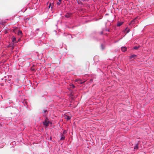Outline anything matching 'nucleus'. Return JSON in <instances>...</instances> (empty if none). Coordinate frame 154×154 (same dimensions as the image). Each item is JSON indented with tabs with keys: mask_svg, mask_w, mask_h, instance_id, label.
Returning <instances> with one entry per match:
<instances>
[{
	"mask_svg": "<svg viewBox=\"0 0 154 154\" xmlns=\"http://www.w3.org/2000/svg\"><path fill=\"white\" fill-rule=\"evenodd\" d=\"M49 121L48 118H46L44 122H43V125L46 127H48L49 126Z\"/></svg>",
	"mask_w": 154,
	"mask_h": 154,
	"instance_id": "f257e3e1",
	"label": "nucleus"
},
{
	"mask_svg": "<svg viewBox=\"0 0 154 154\" xmlns=\"http://www.w3.org/2000/svg\"><path fill=\"white\" fill-rule=\"evenodd\" d=\"M12 42H14V43H17V42L16 40V38L15 37H14V36H12Z\"/></svg>",
	"mask_w": 154,
	"mask_h": 154,
	"instance_id": "f03ea898",
	"label": "nucleus"
},
{
	"mask_svg": "<svg viewBox=\"0 0 154 154\" xmlns=\"http://www.w3.org/2000/svg\"><path fill=\"white\" fill-rule=\"evenodd\" d=\"M72 14L71 13H67L65 15V17L68 18L70 17L72 15Z\"/></svg>",
	"mask_w": 154,
	"mask_h": 154,
	"instance_id": "7ed1b4c3",
	"label": "nucleus"
},
{
	"mask_svg": "<svg viewBox=\"0 0 154 154\" xmlns=\"http://www.w3.org/2000/svg\"><path fill=\"white\" fill-rule=\"evenodd\" d=\"M64 118L66 119L67 120H68L70 119V117L69 116L66 115L64 116Z\"/></svg>",
	"mask_w": 154,
	"mask_h": 154,
	"instance_id": "20e7f679",
	"label": "nucleus"
},
{
	"mask_svg": "<svg viewBox=\"0 0 154 154\" xmlns=\"http://www.w3.org/2000/svg\"><path fill=\"white\" fill-rule=\"evenodd\" d=\"M121 50L123 52H125L126 50V48L125 47H122L121 48Z\"/></svg>",
	"mask_w": 154,
	"mask_h": 154,
	"instance_id": "39448f33",
	"label": "nucleus"
},
{
	"mask_svg": "<svg viewBox=\"0 0 154 154\" xmlns=\"http://www.w3.org/2000/svg\"><path fill=\"white\" fill-rule=\"evenodd\" d=\"M22 31H21L19 30L17 32V35L20 36H21L22 35Z\"/></svg>",
	"mask_w": 154,
	"mask_h": 154,
	"instance_id": "423d86ee",
	"label": "nucleus"
},
{
	"mask_svg": "<svg viewBox=\"0 0 154 154\" xmlns=\"http://www.w3.org/2000/svg\"><path fill=\"white\" fill-rule=\"evenodd\" d=\"M76 80L77 81H78V83L80 84H82L83 83H84L85 82V81L83 82H81V80L80 79L78 80Z\"/></svg>",
	"mask_w": 154,
	"mask_h": 154,
	"instance_id": "0eeeda50",
	"label": "nucleus"
},
{
	"mask_svg": "<svg viewBox=\"0 0 154 154\" xmlns=\"http://www.w3.org/2000/svg\"><path fill=\"white\" fill-rule=\"evenodd\" d=\"M123 23V22H119L117 23V26H120Z\"/></svg>",
	"mask_w": 154,
	"mask_h": 154,
	"instance_id": "6e6552de",
	"label": "nucleus"
},
{
	"mask_svg": "<svg viewBox=\"0 0 154 154\" xmlns=\"http://www.w3.org/2000/svg\"><path fill=\"white\" fill-rule=\"evenodd\" d=\"M65 139V136L63 134H62L61 136V137L60 139V140H63Z\"/></svg>",
	"mask_w": 154,
	"mask_h": 154,
	"instance_id": "1a4fd4ad",
	"label": "nucleus"
},
{
	"mask_svg": "<svg viewBox=\"0 0 154 154\" xmlns=\"http://www.w3.org/2000/svg\"><path fill=\"white\" fill-rule=\"evenodd\" d=\"M136 56H137L136 55L134 54L133 55H131V56H130L129 57H130V58H131V59L133 58H134L135 57H136Z\"/></svg>",
	"mask_w": 154,
	"mask_h": 154,
	"instance_id": "9d476101",
	"label": "nucleus"
},
{
	"mask_svg": "<svg viewBox=\"0 0 154 154\" xmlns=\"http://www.w3.org/2000/svg\"><path fill=\"white\" fill-rule=\"evenodd\" d=\"M130 29H125L124 30V32L125 33L126 32V34L128 33L129 32Z\"/></svg>",
	"mask_w": 154,
	"mask_h": 154,
	"instance_id": "9b49d317",
	"label": "nucleus"
},
{
	"mask_svg": "<svg viewBox=\"0 0 154 154\" xmlns=\"http://www.w3.org/2000/svg\"><path fill=\"white\" fill-rule=\"evenodd\" d=\"M138 144L137 143L134 147V149H136V150L138 148Z\"/></svg>",
	"mask_w": 154,
	"mask_h": 154,
	"instance_id": "f8f14e48",
	"label": "nucleus"
},
{
	"mask_svg": "<svg viewBox=\"0 0 154 154\" xmlns=\"http://www.w3.org/2000/svg\"><path fill=\"white\" fill-rule=\"evenodd\" d=\"M140 46H135L134 47V49L135 50H137L139 48Z\"/></svg>",
	"mask_w": 154,
	"mask_h": 154,
	"instance_id": "ddd939ff",
	"label": "nucleus"
},
{
	"mask_svg": "<svg viewBox=\"0 0 154 154\" xmlns=\"http://www.w3.org/2000/svg\"><path fill=\"white\" fill-rule=\"evenodd\" d=\"M135 19L132 20L131 21V23H130V24H131L133 23H134V21H135Z\"/></svg>",
	"mask_w": 154,
	"mask_h": 154,
	"instance_id": "4468645a",
	"label": "nucleus"
},
{
	"mask_svg": "<svg viewBox=\"0 0 154 154\" xmlns=\"http://www.w3.org/2000/svg\"><path fill=\"white\" fill-rule=\"evenodd\" d=\"M53 5H52L51 3H50L48 7L49 8L50 7H51V8H53Z\"/></svg>",
	"mask_w": 154,
	"mask_h": 154,
	"instance_id": "2eb2a0df",
	"label": "nucleus"
},
{
	"mask_svg": "<svg viewBox=\"0 0 154 154\" xmlns=\"http://www.w3.org/2000/svg\"><path fill=\"white\" fill-rule=\"evenodd\" d=\"M61 4V2H60L59 1L57 3V4L58 5H60Z\"/></svg>",
	"mask_w": 154,
	"mask_h": 154,
	"instance_id": "dca6fc26",
	"label": "nucleus"
},
{
	"mask_svg": "<svg viewBox=\"0 0 154 154\" xmlns=\"http://www.w3.org/2000/svg\"><path fill=\"white\" fill-rule=\"evenodd\" d=\"M66 133V131H64L63 132L62 134H63L64 135V134H65Z\"/></svg>",
	"mask_w": 154,
	"mask_h": 154,
	"instance_id": "f3484780",
	"label": "nucleus"
},
{
	"mask_svg": "<svg viewBox=\"0 0 154 154\" xmlns=\"http://www.w3.org/2000/svg\"><path fill=\"white\" fill-rule=\"evenodd\" d=\"M47 112V110H44L42 112L43 113H45Z\"/></svg>",
	"mask_w": 154,
	"mask_h": 154,
	"instance_id": "a211bd4d",
	"label": "nucleus"
},
{
	"mask_svg": "<svg viewBox=\"0 0 154 154\" xmlns=\"http://www.w3.org/2000/svg\"><path fill=\"white\" fill-rule=\"evenodd\" d=\"M72 88H74L75 87V86H74V85H72Z\"/></svg>",
	"mask_w": 154,
	"mask_h": 154,
	"instance_id": "6ab92c4d",
	"label": "nucleus"
},
{
	"mask_svg": "<svg viewBox=\"0 0 154 154\" xmlns=\"http://www.w3.org/2000/svg\"><path fill=\"white\" fill-rule=\"evenodd\" d=\"M11 114H14V112H11Z\"/></svg>",
	"mask_w": 154,
	"mask_h": 154,
	"instance_id": "aec40b11",
	"label": "nucleus"
},
{
	"mask_svg": "<svg viewBox=\"0 0 154 154\" xmlns=\"http://www.w3.org/2000/svg\"><path fill=\"white\" fill-rule=\"evenodd\" d=\"M16 29H14V30H13V32H15V30H16Z\"/></svg>",
	"mask_w": 154,
	"mask_h": 154,
	"instance_id": "412c9836",
	"label": "nucleus"
},
{
	"mask_svg": "<svg viewBox=\"0 0 154 154\" xmlns=\"http://www.w3.org/2000/svg\"><path fill=\"white\" fill-rule=\"evenodd\" d=\"M106 30H108V31H110V30H110V29H106Z\"/></svg>",
	"mask_w": 154,
	"mask_h": 154,
	"instance_id": "4be33fe9",
	"label": "nucleus"
},
{
	"mask_svg": "<svg viewBox=\"0 0 154 154\" xmlns=\"http://www.w3.org/2000/svg\"><path fill=\"white\" fill-rule=\"evenodd\" d=\"M62 1V0H59V1L60 2H61V1Z\"/></svg>",
	"mask_w": 154,
	"mask_h": 154,
	"instance_id": "5701e85b",
	"label": "nucleus"
},
{
	"mask_svg": "<svg viewBox=\"0 0 154 154\" xmlns=\"http://www.w3.org/2000/svg\"><path fill=\"white\" fill-rule=\"evenodd\" d=\"M101 34H103V32H102L101 33Z\"/></svg>",
	"mask_w": 154,
	"mask_h": 154,
	"instance_id": "b1692460",
	"label": "nucleus"
},
{
	"mask_svg": "<svg viewBox=\"0 0 154 154\" xmlns=\"http://www.w3.org/2000/svg\"><path fill=\"white\" fill-rule=\"evenodd\" d=\"M20 39H18V41H20Z\"/></svg>",
	"mask_w": 154,
	"mask_h": 154,
	"instance_id": "393cba45",
	"label": "nucleus"
}]
</instances>
